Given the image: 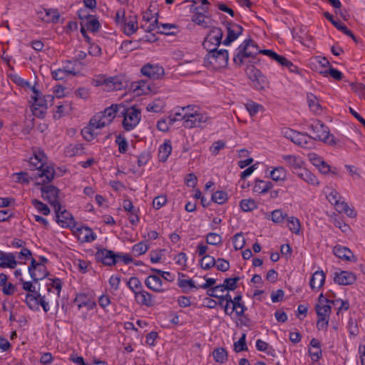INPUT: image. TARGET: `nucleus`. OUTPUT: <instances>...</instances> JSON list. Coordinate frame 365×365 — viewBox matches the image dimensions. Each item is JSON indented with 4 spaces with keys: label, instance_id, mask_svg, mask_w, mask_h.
I'll use <instances>...</instances> for the list:
<instances>
[{
    "label": "nucleus",
    "instance_id": "de8ad7c7",
    "mask_svg": "<svg viewBox=\"0 0 365 365\" xmlns=\"http://www.w3.org/2000/svg\"><path fill=\"white\" fill-rule=\"evenodd\" d=\"M315 310L317 316L329 317L331 313V306L329 304H317L315 305Z\"/></svg>",
    "mask_w": 365,
    "mask_h": 365
},
{
    "label": "nucleus",
    "instance_id": "052dcab7",
    "mask_svg": "<svg viewBox=\"0 0 365 365\" xmlns=\"http://www.w3.org/2000/svg\"><path fill=\"white\" fill-rule=\"evenodd\" d=\"M81 133L84 139L86 140L87 141H91L97 135L94 132V129L92 128V127H91L90 125H88L85 127L83 129H82Z\"/></svg>",
    "mask_w": 365,
    "mask_h": 365
},
{
    "label": "nucleus",
    "instance_id": "f704fd0d",
    "mask_svg": "<svg viewBox=\"0 0 365 365\" xmlns=\"http://www.w3.org/2000/svg\"><path fill=\"white\" fill-rule=\"evenodd\" d=\"M75 59L67 60L65 63V69L69 74L76 76L80 73L81 69L85 65L76 66L77 62H75Z\"/></svg>",
    "mask_w": 365,
    "mask_h": 365
},
{
    "label": "nucleus",
    "instance_id": "0e129e2a",
    "mask_svg": "<svg viewBox=\"0 0 365 365\" xmlns=\"http://www.w3.org/2000/svg\"><path fill=\"white\" fill-rule=\"evenodd\" d=\"M287 217V214H284L281 210H275L272 212V220L275 223L282 222Z\"/></svg>",
    "mask_w": 365,
    "mask_h": 365
},
{
    "label": "nucleus",
    "instance_id": "6e6d98bb",
    "mask_svg": "<svg viewBox=\"0 0 365 365\" xmlns=\"http://www.w3.org/2000/svg\"><path fill=\"white\" fill-rule=\"evenodd\" d=\"M321 73H322L324 76H327L328 74L330 75L333 78L337 81H340L343 78V73L338 71L336 68H334L332 67H329V68L321 71Z\"/></svg>",
    "mask_w": 365,
    "mask_h": 365
},
{
    "label": "nucleus",
    "instance_id": "cd10ccee",
    "mask_svg": "<svg viewBox=\"0 0 365 365\" xmlns=\"http://www.w3.org/2000/svg\"><path fill=\"white\" fill-rule=\"evenodd\" d=\"M297 175L309 184L318 185L319 183L317 177L306 168L300 170V172H297Z\"/></svg>",
    "mask_w": 365,
    "mask_h": 365
},
{
    "label": "nucleus",
    "instance_id": "412c9836",
    "mask_svg": "<svg viewBox=\"0 0 365 365\" xmlns=\"http://www.w3.org/2000/svg\"><path fill=\"white\" fill-rule=\"evenodd\" d=\"M145 285L155 292H163V282L160 277L153 274L149 275L145 280Z\"/></svg>",
    "mask_w": 365,
    "mask_h": 365
},
{
    "label": "nucleus",
    "instance_id": "4d7b16f0",
    "mask_svg": "<svg viewBox=\"0 0 365 365\" xmlns=\"http://www.w3.org/2000/svg\"><path fill=\"white\" fill-rule=\"evenodd\" d=\"M148 250V245L144 242H140L134 245L132 248L133 252L136 256H139L145 253Z\"/></svg>",
    "mask_w": 365,
    "mask_h": 365
},
{
    "label": "nucleus",
    "instance_id": "9d476101",
    "mask_svg": "<svg viewBox=\"0 0 365 365\" xmlns=\"http://www.w3.org/2000/svg\"><path fill=\"white\" fill-rule=\"evenodd\" d=\"M246 72L249 78L252 81L254 87L257 90H264L268 86L269 82L267 77L253 65L248 66L247 67Z\"/></svg>",
    "mask_w": 365,
    "mask_h": 365
},
{
    "label": "nucleus",
    "instance_id": "f8f14e48",
    "mask_svg": "<svg viewBox=\"0 0 365 365\" xmlns=\"http://www.w3.org/2000/svg\"><path fill=\"white\" fill-rule=\"evenodd\" d=\"M125 106L123 103L112 104L110 107L106 108L103 111L98 113L99 116L110 124L115 116L120 117V115H125L126 112Z\"/></svg>",
    "mask_w": 365,
    "mask_h": 365
},
{
    "label": "nucleus",
    "instance_id": "8fccbe9b",
    "mask_svg": "<svg viewBox=\"0 0 365 365\" xmlns=\"http://www.w3.org/2000/svg\"><path fill=\"white\" fill-rule=\"evenodd\" d=\"M83 26L90 31L96 32L100 28V23L97 18L92 16L91 18L86 21Z\"/></svg>",
    "mask_w": 365,
    "mask_h": 365
},
{
    "label": "nucleus",
    "instance_id": "7ed1b4c3",
    "mask_svg": "<svg viewBox=\"0 0 365 365\" xmlns=\"http://www.w3.org/2000/svg\"><path fill=\"white\" fill-rule=\"evenodd\" d=\"M237 52L234 55V63L238 66H242L245 62L246 58H251L252 60L248 63H255L254 61L257 54H259V47L252 39L245 40L238 47Z\"/></svg>",
    "mask_w": 365,
    "mask_h": 365
},
{
    "label": "nucleus",
    "instance_id": "4468645a",
    "mask_svg": "<svg viewBox=\"0 0 365 365\" xmlns=\"http://www.w3.org/2000/svg\"><path fill=\"white\" fill-rule=\"evenodd\" d=\"M224 24L227 29V37L222 43L225 46H229L242 34L244 29L242 26L232 21H226Z\"/></svg>",
    "mask_w": 365,
    "mask_h": 365
},
{
    "label": "nucleus",
    "instance_id": "37998d69",
    "mask_svg": "<svg viewBox=\"0 0 365 365\" xmlns=\"http://www.w3.org/2000/svg\"><path fill=\"white\" fill-rule=\"evenodd\" d=\"M128 288L135 294V292H140L142 289V284L140 279L136 277H132L127 282Z\"/></svg>",
    "mask_w": 365,
    "mask_h": 365
},
{
    "label": "nucleus",
    "instance_id": "e433bc0d",
    "mask_svg": "<svg viewBox=\"0 0 365 365\" xmlns=\"http://www.w3.org/2000/svg\"><path fill=\"white\" fill-rule=\"evenodd\" d=\"M213 357L216 362L223 364L227 361V351L224 348H216L214 349Z\"/></svg>",
    "mask_w": 365,
    "mask_h": 365
},
{
    "label": "nucleus",
    "instance_id": "ddd939ff",
    "mask_svg": "<svg viewBox=\"0 0 365 365\" xmlns=\"http://www.w3.org/2000/svg\"><path fill=\"white\" fill-rule=\"evenodd\" d=\"M209 8L207 6H197L191 5L190 7V11L195 14L192 16V21L195 24L202 26L203 28H208L209 24L205 20V18H208L206 13L208 12Z\"/></svg>",
    "mask_w": 365,
    "mask_h": 365
},
{
    "label": "nucleus",
    "instance_id": "a878e982",
    "mask_svg": "<svg viewBox=\"0 0 365 365\" xmlns=\"http://www.w3.org/2000/svg\"><path fill=\"white\" fill-rule=\"evenodd\" d=\"M77 231L78 232V238L82 242H90L96 239V235L94 234L93 230L88 227L78 228Z\"/></svg>",
    "mask_w": 365,
    "mask_h": 365
},
{
    "label": "nucleus",
    "instance_id": "c03bdc74",
    "mask_svg": "<svg viewBox=\"0 0 365 365\" xmlns=\"http://www.w3.org/2000/svg\"><path fill=\"white\" fill-rule=\"evenodd\" d=\"M241 209L245 212L252 211L257 207L256 202L252 199H244L240 202Z\"/></svg>",
    "mask_w": 365,
    "mask_h": 365
},
{
    "label": "nucleus",
    "instance_id": "603ef678",
    "mask_svg": "<svg viewBox=\"0 0 365 365\" xmlns=\"http://www.w3.org/2000/svg\"><path fill=\"white\" fill-rule=\"evenodd\" d=\"M246 310L247 307L245 305L244 302L237 303L232 304V309L230 312L228 311L227 314L231 315L233 312H235V314L237 317H242Z\"/></svg>",
    "mask_w": 365,
    "mask_h": 365
},
{
    "label": "nucleus",
    "instance_id": "20e7f679",
    "mask_svg": "<svg viewBox=\"0 0 365 365\" xmlns=\"http://www.w3.org/2000/svg\"><path fill=\"white\" fill-rule=\"evenodd\" d=\"M33 95L31 99L33 100L32 113L35 118H34V124L36 128L41 133L44 131L45 124L39 120H43L46 115V99L44 96L41 97V93L35 87L32 88Z\"/></svg>",
    "mask_w": 365,
    "mask_h": 365
},
{
    "label": "nucleus",
    "instance_id": "09e8293b",
    "mask_svg": "<svg viewBox=\"0 0 365 365\" xmlns=\"http://www.w3.org/2000/svg\"><path fill=\"white\" fill-rule=\"evenodd\" d=\"M222 241V237L215 232H209L206 236V242L210 245H220Z\"/></svg>",
    "mask_w": 365,
    "mask_h": 365
},
{
    "label": "nucleus",
    "instance_id": "680f3d73",
    "mask_svg": "<svg viewBox=\"0 0 365 365\" xmlns=\"http://www.w3.org/2000/svg\"><path fill=\"white\" fill-rule=\"evenodd\" d=\"M240 279L239 277H235L234 278H226L224 280L225 284V289H226L228 291H233L235 290L237 286V282Z\"/></svg>",
    "mask_w": 365,
    "mask_h": 365
},
{
    "label": "nucleus",
    "instance_id": "bf43d9fd",
    "mask_svg": "<svg viewBox=\"0 0 365 365\" xmlns=\"http://www.w3.org/2000/svg\"><path fill=\"white\" fill-rule=\"evenodd\" d=\"M245 106L251 116L255 115L259 112V109L263 108L262 105L254 101L247 103Z\"/></svg>",
    "mask_w": 365,
    "mask_h": 365
},
{
    "label": "nucleus",
    "instance_id": "39448f33",
    "mask_svg": "<svg viewBox=\"0 0 365 365\" xmlns=\"http://www.w3.org/2000/svg\"><path fill=\"white\" fill-rule=\"evenodd\" d=\"M309 128L312 131L314 136L312 140L322 141L329 145H335L336 140L333 135L329 134V129L321 120H317L309 125Z\"/></svg>",
    "mask_w": 365,
    "mask_h": 365
},
{
    "label": "nucleus",
    "instance_id": "f3484780",
    "mask_svg": "<svg viewBox=\"0 0 365 365\" xmlns=\"http://www.w3.org/2000/svg\"><path fill=\"white\" fill-rule=\"evenodd\" d=\"M25 302L31 309H38L39 305H41L43 311L46 312V301L44 297H41V294H38L36 292L27 294Z\"/></svg>",
    "mask_w": 365,
    "mask_h": 365
},
{
    "label": "nucleus",
    "instance_id": "72a5a7b5",
    "mask_svg": "<svg viewBox=\"0 0 365 365\" xmlns=\"http://www.w3.org/2000/svg\"><path fill=\"white\" fill-rule=\"evenodd\" d=\"M311 140L312 136L307 133L297 132L292 142L301 147L308 148V144Z\"/></svg>",
    "mask_w": 365,
    "mask_h": 365
},
{
    "label": "nucleus",
    "instance_id": "49530a36",
    "mask_svg": "<svg viewBox=\"0 0 365 365\" xmlns=\"http://www.w3.org/2000/svg\"><path fill=\"white\" fill-rule=\"evenodd\" d=\"M218 304L224 308L225 314H228L229 306L232 302L231 295L227 293L225 295L218 296Z\"/></svg>",
    "mask_w": 365,
    "mask_h": 365
},
{
    "label": "nucleus",
    "instance_id": "13d9d810",
    "mask_svg": "<svg viewBox=\"0 0 365 365\" xmlns=\"http://www.w3.org/2000/svg\"><path fill=\"white\" fill-rule=\"evenodd\" d=\"M115 143L118 145V151L120 153H125L127 151L128 142L121 134H119L116 136Z\"/></svg>",
    "mask_w": 365,
    "mask_h": 365
},
{
    "label": "nucleus",
    "instance_id": "58836bf2",
    "mask_svg": "<svg viewBox=\"0 0 365 365\" xmlns=\"http://www.w3.org/2000/svg\"><path fill=\"white\" fill-rule=\"evenodd\" d=\"M215 259L210 255H204L200 261V265L201 268L205 270L211 269L212 267L215 266Z\"/></svg>",
    "mask_w": 365,
    "mask_h": 365
},
{
    "label": "nucleus",
    "instance_id": "3c124183",
    "mask_svg": "<svg viewBox=\"0 0 365 365\" xmlns=\"http://www.w3.org/2000/svg\"><path fill=\"white\" fill-rule=\"evenodd\" d=\"M234 349L236 352L247 351L246 334L243 333L239 340L234 344Z\"/></svg>",
    "mask_w": 365,
    "mask_h": 365
},
{
    "label": "nucleus",
    "instance_id": "a19ab883",
    "mask_svg": "<svg viewBox=\"0 0 365 365\" xmlns=\"http://www.w3.org/2000/svg\"><path fill=\"white\" fill-rule=\"evenodd\" d=\"M123 23L124 32L127 36H130L137 31L138 26L136 25L137 21L135 17H134L133 19H130L128 21L125 20Z\"/></svg>",
    "mask_w": 365,
    "mask_h": 365
},
{
    "label": "nucleus",
    "instance_id": "bb28decb",
    "mask_svg": "<svg viewBox=\"0 0 365 365\" xmlns=\"http://www.w3.org/2000/svg\"><path fill=\"white\" fill-rule=\"evenodd\" d=\"M172 152V145L170 140H165L162 144L158 150V158L160 162H165Z\"/></svg>",
    "mask_w": 365,
    "mask_h": 365
},
{
    "label": "nucleus",
    "instance_id": "2f4dec72",
    "mask_svg": "<svg viewBox=\"0 0 365 365\" xmlns=\"http://www.w3.org/2000/svg\"><path fill=\"white\" fill-rule=\"evenodd\" d=\"M273 185L270 181H264L262 180L256 179L253 191L258 193H265L272 187Z\"/></svg>",
    "mask_w": 365,
    "mask_h": 365
},
{
    "label": "nucleus",
    "instance_id": "7c9ffc66",
    "mask_svg": "<svg viewBox=\"0 0 365 365\" xmlns=\"http://www.w3.org/2000/svg\"><path fill=\"white\" fill-rule=\"evenodd\" d=\"M307 103L310 110L315 113H319L322 110V107L319 102L317 97L312 93L307 95Z\"/></svg>",
    "mask_w": 365,
    "mask_h": 365
},
{
    "label": "nucleus",
    "instance_id": "338daca9",
    "mask_svg": "<svg viewBox=\"0 0 365 365\" xmlns=\"http://www.w3.org/2000/svg\"><path fill=\"white\" fill-rule=\"evenodd\" d=\"M216 267L219 271L221 272H226L230 269V262L223 259V258H218L216 260Z\"/></svg>",
    "mask_w": 365,
    "mask_h": 365
},
{
    "label": "nucleus",
    "instance_id": "6ab92c4d",
    "mask_svg": "<svg viewBox=\"0 0 365 365\" xmlns=\"http://www.w3.org/2000/svg\"><path fill=\"white\" fill-rule=\"evenodd\" d=\"M73 303L78 306V309L86 307L88 310H91L96 306V303L88 294L84 293L77 294Z\"/></svg>",
    "mask_w": 365,
    "mask_h": 365
},
{
    "label": "nucleus",
    "instance_id": "1a4fd4ad",
    "mask_svg": "<svg viewBox=\"0 0 365 365\" xmlns=\"http://www.w3.org/2000/svg\"><path fill=\"white\" fill-rule=\"evenodd\" d=\"M126 113L125 115H120V117H123V127L126 131L133 130L140 120V111L135 107L127 108L125 106Z\"/></svg>",
    "mask_w": 365,
    "mask_h": 365
},
{
    "label": "nucleus",
    "instance_id": "864d4df0",
    "mask_svg": "<svg viewBox=\"0 0 365 365\" xmlns=\"http://www.w3.org/2000/svg\"><path fill=\"white\" fill-rule=\"evenodd\" d=\"M61 171L60 168H57V170L52 165H47V185L51 182L56 176H61Z\"/></svg>",
    "mask_w": 365,
    "mask_h": 365
},
{
    "label": "nucleus",
    "instance_id": "b1692460",
    "mask_svg": "<svg viewBox=\"0 0 365 365\" xmlns=\"http://www.w3.org/2000/svg\"><path fill=\"white\" fill-rule=\"evenodd\" d=\"M282 158L290 166L294 173L297 174V172H300V170L302 169L303 161L299 158L292 155H284Z\"/></svg>",
    "mask_w": 365,
    "mask_h": 365
},
{
    "label": "nucleus",
    "instance_id": "9b49d317",
    "mask_svg": "<svg viewBox=\"0 0 365 365\" xmlns=\"http://www.w3.org/2000/svg\"><path fill=\"white\" fill-rule=\"evenodd\" d=\"M50 275L49 272H47V294H50L52 293L51 296V304L52 306H58V298L60 297V293L62 288V282L61 280L58 278H50L48 276Z\"/></svg>",
    "mask_w": 365,
    "mask_h": 365
},
{
    "label": "nucleus",
    "instance_id": "c9c22d12",
    "mask_svg": "<svg viewBox=\"0 0 365 365\" xmlns=\"http://www.w3.org/2000/svg\"><path fill=\"white\" fill-rule=\"evenodd\" d=\"M63 21L64 19L61 17V14L57 9H47V23L63 24Z\"/></svg>",
    "mask_w": 365,
    "mask_h": 365
},
{
    "label": "nucleus",
    "instance_id": "2eb2a0df",
    "mask_svg": "<svg viewBox=\"0 0 365 365\" xmlns=\"http://www.w3.org/2000/svg\"><path fill=\"white\" fill-rule=\"evenodd\" d=\"M141 73L148 77L150 80H158L162 78L165 75V70L162 66L159 64H152L148 63L145 64L140 69Z\"/></svg>",
    "mask_w": 365,
    "mask_h": 365
},
{
    "label": "nucleus",
    "instance_id": "ea45409f",
    "mask_svg": "<svg viewBox=\"0 0 365 365\" xmlns=\"http://www.w3.org/2000/svg\"><path fill=\"white\" fill-rule=\"evenodd\" d=\"M107 125H108V123H106V121L105 120H103V118L99 116L98 113L96 114L90 120V122L88 124V125L92 127V128H93V129L94 128H96V129L102 128H104L105 126H106Z\"/></svg>",
    "mask_w": 365,
    "mask_h": 365
},
{
    "label": "nucleus",
    "instance_id": "a18cd8bd",
    "mask_svg": "<svg viewBox=\"0 0 365 365\" xmlns=\"http://www.w3.org/2000/svg\"><path fill=\"white\" fill-rule=\"evenodd\" d=\"M287 223L290 231L299 234L301 229V224L298 218L294 217H287Z\"/></svg>",
    "mask_w": 365,
    "mask_h": 365
},
{
    "label": "nucleus",
    "instance_id": "c85d7f7f",
    "mask_svg": "<svg viewBox=\"0 0 365 365\" xmlns=\"http://www.w3.org/2000/svg\"><path fill=\"white\" fill-rule=\"evenodd\" d=\"M41 267V263H37L34 259H31V265L29 267V272L34 281L43 279L46 277V274L44 273L38 274L36 273L37 271H40Z\"/></svg>",
    "mask_w": 365,
    "mask_h": 365
},
{
    "label": "nucleus",
    "instance_id": "f03ea898",
    "mask_svg": "<svg viewBox=\"0 0 365 365\" xmlns=\"http://www.w3.org/2000/svg\"><path fill=\"white\" fill-rule=\"evenodd\" d=\"M44 153L39 151L34 153V156L31 157L29 162L30 173H18L19 181L23 182H29L30 180H37L38 178H43L46 175V167L44 162Z\"/></svg>",
    "mask_w": 365,
    "mask_h": 365
},
{
    "label": "nucleus",
    "instance_id": "774afa93",
    "mask_svg": "<svg viewBox=\"0 0 365 365\" xmlns=\"http://www.w3.org/2000/svg\"><path fill=\"white\" fill-rule=\"evenodd\" d=\"M167 202L165 195H159L154 198L153 201V206L155 210H159Z\"/></svg>",
    "mask_w": 365,
    "mask_h": 365
},
{
    "label": "nucleus",
    "instance_id": "f257e3e1",
    "mask_svg": "<svg viewBox=\"0 0 365 365\" xmlns=\"http://www.w3.org/2000/svg\"><path fill=\"white\" fill-rule=\"evenodd\" d=\"M59 194L60 190L56 187L47 185V203L53 210L57 223L62 227L74 228L76 222L73 215L62 205Z\"/></svg>",
    "mask_w": 365,
    "mask_h": 365
},
{
    "label": "nucleus",
    "instance_id": "c756f323",
    "mask_svg": "<svg viewBox=\"0 0 365 365\" xmlns=\"http://www.w3.org/2000/svg\"><path fill=\"white\" fill-rule=\"evenodd\" d=\"M179 277H185V274L183 273H178ZM178 285L180 288L182 289V292L184 293H188L189 289H199V285L196 286L195 284L194 281L192 279H183L179 277L178 281Z\"/></svg>",
    "mask_w": 365,
    "mask_h": 365
},
{
    "label": "nucleus",
    "instance_id": "e2e57ef3",
    "mask_svg": "<svg viewBox=\"0 0 365 365\" xmlns=\"http://www.w3.org/2000/svg\"><path fill=\"white\" fill-rule=\"evenodd\" d=\"M82 147L81 145H70L66 147L65 150V153L67 156L72 157L76 155H78L80 151L81 150Z\"/></svg>",
    "mask_w": 365,
    "mask_h": 365
},
{
    "label": "nucleus",
    "instance_id": "4c0bfd02",
    "mask_svg": "<svg viewBox=\"0 0 365 365\" xmlns=\"http://www.w3.org/2000/svg\"><path fill=\"white\" fill-rule=\"evenodd\" d=\"M270 177L274 181H283L286 179L287 172L284 168L277 167L271 171Z\"/></svg>",
    "mask_w": 365,
    "mask_h": 365
},
{
    "label": "nucleus",
    "instance_id": "6e6552de",
    "mask_svg": "<svg viewBox=\"0 0 365 365\" xmlns=\"http://www.w3.org/2000/svg\"><path fill=\"white\" fill-rule=\"evenodd\" d=\"M183 126L185 128H202L209 121L210 117L206 113L192 112L183 113Z\"/></svg>",
    "mask_w": 365,
    "mask_h": 365
},
{
    "label": "nucleus",
    "instance_id": "79ce46f5",
    "mask_svg": "<svg viewBox=\"0 0 365 365\" xmlns=\"http://www.w3.org/2000/svg\"><path fill=\"white\" fill-rule=\"evenodd\" d=\"M228 199L227 193L222 190H217L212 195L211 201L222 205L227 202Z\"/></svg>",
    "mask_w": 365,
    "mask_h": 365
},
{
    "label": "nucleus",
    "instance_id": "aec40b11",
    "mask_svg": "<svg viewBox=\"0 0 365 365\" xmlns=\"http://www.w3.org/2000/svg\"><path fill=\"white\" fill-rule=\"evenodd\" d=\"M333 253L339 258L346 261L356 262V257L353 252L346 247L341 245H336L333 249Z\"/></svg>",
    "mask_w": 365,
    "mask_h": 365
},
{
    "label": "nucleus",
    "instance_id": "473e14b6",
    "mask_svg": "<svg viewBox=\"0 0 365 365\" xmlns=\"http://www.w3.org/2000/svg\"><path fill=\"white\" fill-rule=\"evenodd\" d=\"M135 90H141L142 94H148L150 93H157L158 88L155 87L154 85L149 83L146 81L141 80L139 82H138V85L136 86Z\"/></svg>",
    "mask_w": 365,
    "mask_h": 365
},
{
    "label": "nucleus",
    "instance_id": "0eeeda50",
    "mask_svg": "<svg viewBox=\"0 0 365 365\" xmlns=\"http://www.w3.org/2000/svg\"><path fill=\"white\" fill-rule=\"evenodd\" d=\"M223 31L220 27H212L202 42V46L207 53L213 52L222 43Z\"/></svg>",
    "mask_w": 365,
    "mask_h": 365
},
{
    "label": "nucleus",
    "instance_id": "dca6fc26",
    "mask_svg": "<svg viewBox=\"0 0 365 365\" xmlns=\"http://www.w3.org/2000/svg\"><path fill=\"white\" fill-rule=\"evenodd\" d=\"M113 256V251L103 248L98 250L95 254V259L97 262H101L105 266L111 267L115 265Z\"/></svg>",
    "mask_w": 365,
    "mask_h": 365
},
{
    "label": "nucleus",
    "instance_id": "a211bd4d",
    "mask_svg": "<svg viewBox=\"0 0 365 365\" xmlns=\"http://www.w3.org/2000/svg\"><path fill=\"white\" fill-rule=\"evenodd\" d=\"M356 280V276L351 272L341 271L334 273V282L339 285H351Z\"/></svg>",
    "mask_w": 365,
    "mask_h": 365
},
{
    "label": "nucleus",
    "instance_id": "5fc2aeb1",
    "mask_svg": "<svg viewBox=\"0 0 365 365\" xmlns=\"http://www.w3.org/2000/svg\"><path fill=\"white\" fill-rule=\"evenodd\" d=\"M245 245V239L242 233H237L233 237V246L236 250L243 248Z\"/></svg>",
    "mask_w": 365,
    "mask_h": 365
},
{
    "label": "nucleus",
    "instance_id": "393cba45",
    "mask_svg": "<svg viewBox=\"0 0 365 365\" xmlns=\"http://www.w3.org/2000/svg\"><path fill=\"white\" fill-rule=\"evenodd\" d=\"M326 275L323 271H316L312 276L309 285L312 289L320 288L324 284Z\"/></svg>",
    "mask_w": 365,
    "mask_h": 365
},
{
    "label": "nucleus",
    "instance_id": "69168bd1",
    "mask_svg": "<svg viewBox=\"0 0 365 365\" xmlns=\"http://www.w3.org/2000/svg\"><path fill=\"white\" fill-rule=\"evenodd\" d=\"M150 154L149 152L144 151V152L141 153L138 156L137 163H138V167H142V166L145 165L148 163V162L150 160Z\"/></svg>",
    "mask_w": 365,
    "mask_h": 365
},
{
    "label": "nucleus",
    "instance_id": "4be33fe9",
    "mask_svg": "<svg viewBox=\"0 0 365 365\" xmlns=\"http://www.w3.org/2000/svg\"><path fill=\"white\" fill-rule=\"evenodd\" d=\"M17 264L16 256L11 252L0 251V267L14 269Z\"/></svg>",
    "mask_w": 365,
    "mask_h": 365
},
{
    "label": "nucleus",
    "instance_id": "423d86ee",
    "mask_svg": "<svg viewBox=\"0 0 365 365\" xmlns=\"http://www.w3.org/2000/svg\"><path fill=\"white\" fill-rule=\"evenodd\" d=\"M229 60L228 51L226 49H216L213 52L207 53L204 58L206 66H212L215 68L227 67Z\"/></svg>",
    "mask_w": 365,
    "mask_h": 365
},
{
    "label": "nucleus",
    "instance_id": "5701e85b",
    "mask_svg": "<svg viewBox=\"0 0 365 365\" xmlns=\"http://www.w3.org/2000/svg\"><path fill=\"white\" fill-rule=\"evenodd\" d=\"M134 295L136 302L141 306L150 307L154 304L153 295L145 290L141 289Z\"/></svg>",
    "mask_w": 365,
    "mask_h": 365
}]
</instances>
